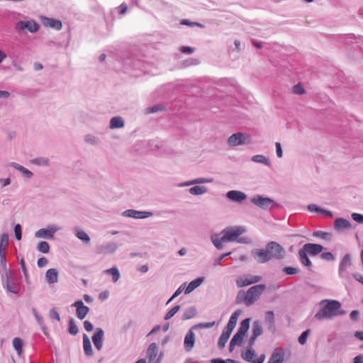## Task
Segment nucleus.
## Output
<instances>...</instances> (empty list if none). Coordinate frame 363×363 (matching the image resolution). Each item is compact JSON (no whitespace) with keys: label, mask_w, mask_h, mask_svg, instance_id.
Returning <instances> with one entry per match:
<instances>
[{"label":"nucleus","mask_w":363,"mask_h":363,"mask_svg":"<svg viewBox=\"0 0 363 363\" xmlns=\"http://www.w3.org/2000/svg\"><path fill=\"white\" fill-rule=\"evenodd\" d=\"M320 309L315 314L314 318L318 320H330L333 318L344 315L341 309V303L336 300L324 299L319 303Z\"/></svg>","instance_id":"1"},{"label":"nucleus","mask_w":363,"mask_h":363,"mask_svg":"<svg viewBox=\"0 0 363 363\" xmlns=\"http://www.w3.org/2000/svg\"><path fill=\"white\" fill-rule=\"evenodd\" d=\"M245 231V229L242 226H235L230 227L224 229L221 232L222 236L218 238L216 235L212 236V242L217 249H221L223 247L222 242H233L238 240V242L240 243H249L250 240L247 238H239Z\"/></svg>","instance_id":"2"},{"label":"nucleus","mask_w":363,"mask_h":363,"mask_svg":"<svg viewBox=\"0 0 363 363\" xmlns=\"http://www.w3.org/2000/svg\"><path fill=\"white\" fill-rule=\"evenodd\" d=\"M266 289L265 285L258 284L250 287L247 291L240 290L237 295L236 302L245 303L247 306L252 305Z\"/></svg>","instance_id":"3"},{"label":"nucleus","mask_w":363,"mask_h":363,"mask_svg":"<svg viewBox=\"0 0 363 363\" xmlns=\"http://www.w3.org/2000/svg\"><path fill=\"white\" fill-rule=\"evenodd\" d=\"M2 284L8 292L15 294L20 292V285L13 272L7 273L2 277Z\"/></svg>","instance_id":"4"},{"label":"nucleus","mask_w":363,"mask_h":363,"mask_svg":"<svg viewBox=\"0 0 363 363\" xmlns=\"http://www.w3.org/2000/svg\"><path fill=\"white\" fill-rule=\"evenodd\" d=\"M265 249L270 260L273 259H281L284 257L285 250L284 247L277 242H269L267 244Z\"/></svg>","instance_id":"5"},{"label":"nucleus","mask_w":363,"mask_h":363,"mask_svg":"<svg viewBox=\"0 0 363 363\" xmlns=\"http://www.w3.org/2000/svg\"><path fill=\"white\" fill-rule=\"evenodd\" d=\"M199 328H204V323H200L193 325L187 332L184 340V346L186 352H189L193 349L195 342V334L194 330H196Z\"/></svg>","instance_id":"6"},{"label":"nucleus","mask_w":363,"mask_h":363,"mask_svg":"<svg viewBox=\"0 0 363 363\" xmlns=\"http://www.w3.org/2000/svg\"><path fill=\"white\" fill-rule=\"evenodd\" d=\"M250 201L257 207L264 210H270L277 205L273 199L261 195L255 196L251 199Z\"/></svg>","instance_id":"7"},{"label":"nucleus","mask_w":363,"mask_h":363,"mask_svg":"<svg viewBox=\"0 0 363 363\" xmlns=\"http://www.w3.org/2000/svg\"><path fill=\"white\" fill-rule=\"evenodd\" d=\"M251 143V137L249 135L238 132L228 138V143L230 146H238L247 145Z\"/></svg>","instance_id":"8"},{"label":"nucleus","mask_w":363,"mask_h":363,"mask_svg":"<svg viewBox=\"0 0 363 363\" xmlns=\"http://www.w3.org/2000/svg\"><path fill=\"white\" fill-rule=\"evenodd\" d=\"M60 230V228L52 225H48L47 228H40L35 232V236L36 238H45V239H53L54 234Z\"/></svg>","instance_id":"9"},{"label":"nucleus","mask_w":363,"mask_h":363,"mask_svg":"<svg viewBox=\"0 0 363 363\" xmlns=\"http://www.w3.org/2000/svg\"><path fill=\"white\" fill-rule=\"evenodd\" d=\"M40 28V25L34 20L30 21H20L16 24V29L21 30L27 29L30 33H36Z\"/></svg>","instance_id":"10"},{"label":"nucleus","mask_w":363,"mask_h":363,"mask_svg":"<svg viewBox=\"0 0 363 363\" xmlns=\"http://www.w3.org/2000/svg\"><path fill=\"white\" fill-rule=\"evenodd\" d=\"M72 307L76 308L77 317L83 320L89 312V308L85 306L82 300H77L72 304Z\"/></svg>","instance_id":"11"},{"label":"nucleus","mask_w":363,"mask_h":363,"mask_svg":"<svg viewBox=\"0 0 363 363\" xmlns=\"http://www.w3.org/2000/svg\"><path fill=\"white\" fill-rule=\"evenodd\" d=\"M122 215L125 217L133 218H146L153 216V213L150 211H138L133 209H128L122 213Z\"/></svg>","instance_id":"12"},{"label":"nucleus","mask_w":363,"mask_h":363,"mask_svg":"<svg viewBox=\"0 0 363 363\" xmlns=\"http://www.w3.org/2000/svg\"><path fill=\"white\" fill-rule=\"evenodd\" d=\"M352 265L351 257L349 254L345 255L340 261L338 274L342 278H347V268Z\"/></svg>","instance_id":"13"},{"label":"nucleus","mask_w":363,"mask_h":363,"mask_svg":"<svg viewBox=\"0 0 363 363\" xmlns=\"http://www.w3.org/2000/svg\"><path fill=\"white\" fill-rule=\"evenodd\" d=\"M225 196L230 201L238 203H242L247 199V195L244 192L237 190L229 191Z\"/></svg>","instance_id":"14"},{"label":"nucleus","mask_w":363,"mask_h":363,"mask_svg":"<svg viewBox=\"0 0 363 363\" xmlns=\"http://www.w3.org/2000/svg\"><path fill=\"white\" fill-rule=\"evenodd\" d=\"M301 249L311 256H316L322 252L323 247L320 244L306 243Z\"/></svg>","instance_id":"15"},{"label":"nucleus","mask_w":363,"mask_h":363,"mask_svg":"<svg viewBox=\"0 0 363 363\" xmlns=\"http://www.w3.org/2000/svg\"><path fill=\"white\" fill-rule=\"evenodd\" d=\"M104 335V330L100 328H97L96 329V332L92 336V341L95 346V347L97 349V350H101L103 347V338Z\"/></svg>","instance_id":"16"},{"label":"nucleus","mask_w":363,"mask_h":363,"mask_svg":"<svg viewBox=\"0 0 363 363\" xmlns=\"http://www.w3.org/2000/svg\"><path fill=\"white\" fill-rule=\"evenodd\" d=\"M252 254L259 263H266L270 260L266 249H255L252 251Z\"/></svg>","instance_id":"17"},{"label":"nucleus","mask_w":363,"mask_h":363,"mask_svg":"<svg viewBox=\"0 0 363 363\" xmlns=\"http://www.w3.org/2000/svg\"><path fill=\"white\" fill-rule=\"evenodd\" d=\"M118 248V245L115 242H109L100 245L96 249L97 254L113 253Z\"/></svg>","instance_id":"18"},{"label":"nucleus","mask_w":363,"mask_h":363,"mask_svg":"<svg viewBox=\"0 0 363 363\" xmlns=\"http://www.w3.org/2000/svg\"><path fill=\"white\" fill-rule=\"evenodd\" d=\"M334 228L337 231L350 229L352 225L349 220L343 218H337L334 222Z\"/></svg>","instance_id":"19"},{"label":"nucleus","mask_w":363,"mask_h":363,"mask_svg":"<svg viewBox=\"0 0 363 363\" xmlns=\"http://www.w3.org/2000/svg\"><path fill=\"white\" fill-rule=\"evenodd\" d=\"M240 313L239 311H236L231 315V316L228 320V323L223 330L228 332L230 333H232V331L236 326Z\"/></svg>","instance_id":"20"},{"label":"nucleus","mask_w":363,"mask_h":363,"mask_svg":"<svg viewBox=\"0 0 363 363\" xmlns=\"http://www.w3.org/2000/svg\"><path fill=\"white\" fill-rule=\"evenodd\" d=\"M43 23L45 26H49L57 30H60L62 28V23L61 21L55 18L45 17Z\"/></svg>","instance_id":"21"},{"label":"nucleus","mask_w":363,"mask_h":363,"mask_svg":"<svg viewBox=\"0 0 363 363\" xmlns=\"http://www.w3.org/2000/svg\"><path fill=\"white\" fill-rule=\"evenodd\" d=\"M284 353L282 349L277 348L273 352L269 361L271 363H283Z\"/></svg>","instance_id":"22"},{"label":"nucleus","mask_w":363,"mask_h":363,"mask_svg":"<svg viewBox=\"0 0 363 363\" xmlns=\"http://www.w3.org/2000/svg\"><path fill=\"white\" fill-rule=\"evenodd\" d=\"M204 281V277H200L197 279L191 281L187 287L184 289V294H189L193 291L195 289L199 286Z\"/></svg>","instance_id":"23"},{"label":"nucleus","mask_w":363,"mask_h":363,"mask_svg":"<svg viewBox=\"0 0 363 363\" xmlns=\"http://www.w3.org/2000/svg\"><path fill=\"white\" fill-rule=\"evenodd\" d=\"M45 279L50 284L57 283L58 281V271L56 269H49L46 272Z\"/></svg>","instance_id":"24"},{"label":"nucleus","mask_w":363,"mask_h":363,"mask_svg":"<svg viewBox=\"0 0 363 363\" xmlns=\"http://www.w3.org/2000/svg\"><path fill=\"white\" fill-rule=\"evenodd\" d=\"M265 320L269 324L268 329L274 333L276 330L274 314L272 311H267L265 313Z\"/></svg>","instance_id":"25"},{"label":"nucleus","mask_w":363,"mask_h":363,"mask_svg":"<svg viewBox=\"0 0 363 363\" xmlns=\"http://www.w3.org/2000/svg\"><path fill=\"white\" fill-rule=\"evenodd\" d=\"M307 208L310 212L321 213L328 217H333V216L331 211L322 208L313 203L308 205Z\"/></svg>","instance_id":"26"},{"label":"nucleus","mask_w":363,"mask_h":363,"mask_svg":"<svg viewBox=\"0 0 363 363\" xmlns=\"http://www.w3.org/2000/svg\"><path fill=\"white\" fill-rule=\"evenodd\" d=\"M10 165L14 167L16 170L21 172L23 177L27 179H30L33 176L32 172L18 163L11 162Z\"/></svg>","instance_id":"27"},{"label":"nucleus","mask_w":363,"mask_h":363,"mask_svg":"<svg viewBox=\"0 0 363 363\" xmlns=\"http://www.w3.org/2000/svg\"><path fill=\"white\" fill-rule=\"evenodd\" d=\"M158 351L157 345L155 342L151 343L147 350V356L149 359V362H152L157 357Z\"/></svg>","instance_id":"28"},{"label":"nucleus","mask_w":363,"mask_h":363,"mask_svg":"<svg viewBox=\"0 0 363 363\" xmlns=\"http://www.w3.org/2000/svg\"><path fill=\"white\" fill-rule=\"evenodd\" d=\"M83 347L84 351L86 356L91 357L93 355V350L91 347V342L86 334L83 335Z\"/></svg>","instance_id":"29"},{"label":"nucleus","mask_w":363,"mask_h":363,"mask_svg":"<svg viewBox=\"0 0 363 363\" xmlns=\"http://www.w3.org/2000/svg\"><path fill=\"white\" fill-rule=\"evenodd\" d=\"M251 160L255 163L263 164L268 167H271L272 165L270 160L263 155H254L252 157Z\"/></svg>","instance_id":"30"},{"label":"nucleus","mask_w":363,"mask_h":363,"mask_svg":"<svg viewBox=\"0 0 363 363\" xmlns=\"http://www.w3.org/2000/svg\"><path fill=\"white\" fill-rule=\"evenodd\" d=\"M308 254H307L302 249L298 250V258L301 263L307 267H311L312 266V262L308 258Z\"/></svg>","instance_id":"31"},{"label":"nucleus","mask_w":363,"mask_h":363,"mask_svg":"<svg viewBox=\"0 0 363 363\" xmlns=\"http://www.w3.org/2000/svg\"><path fill=\"white\" fill-rule=\"evenodd\" d=\"M74 235L76 237L81 240L84 244H89L90 242L89 236L82 230L79 228H74Z\"/></svg>","instance_id":"32"},{"label":"nucleus","mask_w":363,"mask_h":363,"mask_svg":"<svg viewBox=\"0 0 363 363\" xmlns=\"http://www.w3.org/2000/svg\"><path fill=\"white\" fill-rule=\"evenodd\" d=\"M124 126V121L121 116L113 117L110 121V128H120Z\"/></svg>","instance_id":"33"},{"label":"nucleus","mask_w":363,"mask_h":363,"mask_svg":"<svg viewBox=\"0 0 363 363\" xmlns=\"http://www.w3.org/2000/svg\"><path fill=\"white\" fill-rule=\"evenodd\" d=\"M197 314L196 308L194 306L186 308L182 316V320H186L195 317Z\"/></svg>","instance_id":"34"},{"label":"nucleus","mask_w":363,"mask_h":363,"mask_svg":"<svg viewBox=\"0 0 363 363\" xmlns=\"http://www.w3.org/2000/svg\"><path fill=\"white\" fill-rule=\"evenodd\" d=\"M249 328H250V319L246 318L241 322L237 333H238L239 335L244 337L246 333L247 332Z\"/></svg>","instance_id":"35"},{"label":"nucleus","mask_w":363,"mask_h":363,"mask_svg":"<svg viewBox=\"0 0 363 363\" xmlns=\"http://www.w3.org/2000/svg\"><path fill=\"white\" fill-rule=\"evenodd\" d=\"M243 337V336L239 335L237 333L235 334V335L233 337L230 342L229 350L230 352H232L234 350L235 345L241 344Z\"/></svg>","instance_id":"36"},{"label":"nucleus","mask_w":363,"mask_h":363,"mask_svg":"<svg viewBox=\"0 0 363 363\" xmlns=\"http://www.w3.org/2000/svg\"><path fill=\"white\" fill-rule=\"evenodd\" d=\"M242 357L247 362H253L255 357V351L252 347H249L245 352H242Z\"/></svg>","instance_id":"37"},{"label":"nucleus","mask_w":363,"mask_h":363,"mask_svg":"<svg viewBox=\"0 0 363 363\" xmlns=\"http://www.w3.org/2000/svg\"><path fill=\"white\" fill-rule=\"evenodd\" d=\"M30 163L38 166L48 167L50 165V160L47 157H37L31 160Z\"/></svg>","instance_id":"38"},{"label":"nucleus","mask_w":363,"mask_h":363,"mask_svg":"<svg viewBox=\"0 0 363 363\" xmlns=\"http://www.w3.org/2000/svg\"><path fill=\"white\" fill-rule=\"evenodd\" d=\"M68 333L72 335H76L79 333L78 327L74 318H70L68 323Z\"/></svg>","instance_id":"39"},{"label":"nucleus","mask_w":363,"mask_h":363,"mask_svg":"<svg viewBox=\"0 0 363 363\" xmlns=\"http://www.w3.org/2000/svg\"><path fill=\"white\" fill-rule=\"evenodd\" d=\"M313 235L327 241H330L332 239V235L330 233L322 230L314 231Z\"/></svg>","instance_id":"40"},{"label":"nucleus","mask_w":363,"mask_h":363,"mask_svg":"<svg viewBox=\"0 0 363 363\" xmlns=\"http://www.w3.org/2000/svg\"><path fill=\"white\" fill-rule=\"evenodd\" d=\"M231 333L226 332L225 330L223 331L218 342V345L220 348H223L225 347L226 342H228Z\"/></svg>","instance_id":"41"},{"label":"nucleus","mask_w":363,"mask_h":363,"mask_svg":"<svg viewBox=\"0 0 363 363\" xmlns=\"http://www.w3.org/2000/svg\"><path fill=\"white\" fill-rule=\"evenodd\" d=\"M13 345L18 355H21L23 351V342L20 337H15L13 340Z\"/></svg>","instance_id":"42"},{"label":"nucleus","mask_w":363,"mask_h":363,"mask_svg":"<svg viewBox=\"0 0 363 363\" xmlns=\"http://www.w3.org/2000/svg\"><path fill=\"white\" fill-rule=\"evenodd\" d=\"M105 273L112 276V280L113 282H116L120 278V272L116 267H112L105 270Z\"/></svg>","instance_id":"43"},{"label":"nucleus","mask_w":363,"mask_h":363,"mask_svg":"<svg viewBox=\"0 0 363 363\" xmlns=\"http://www.w3.org/2000/svg\"><path fill=\"white\" fill-rule=\"evenodd\" d=\"M262 333V327L259 321H255L252 324V335L258 337Z\"/></svg>","instance_id":"44"},{"label":"nucleus","mask_w":363,"mask_h":363,"mask_svg":"<svg viewBox=\"0 0 363 363\" xmlns=\"http://www.w3.org/2000/svg\"><path fill=\"white\" fill-rule=\"evenodd\" d=\"M37 250L43 253H48L50 252V245L46 241H41L38 243Z\"/></svg>","instance_id":"45"},{"label":"nucleus","mask_w":363,"mask_h":363,"mask_svg":"<svg viewBox=\"0 0 363 363\" xmlns=\"http://www.w3.org/2000/svg\"><path fill=\"white\" fill-rule=\"evenodd\" d=\"M180 309V306L177 305L170 309L165 315L164 320H169L172 318Z\"/></svg>","instance_id":"46"},{"label":"nucleus","mask_w":363,"mask_h":363,"mask_svg":"<svg viewBox=\"0 0 363 363\" xmlns=\"http://www.w3.org/2000/svg\"><path fill=\"white\" fill-rule=\"evenodd\" d=\"M236 284L238 287H244L250 285V284H248V281L245 277V275L240 276L237 278Z\"/></svg>","instance_id":"47"},{"label":"nucleus","mask_w":363,"mask_h":363,"mask_svg":"<svg viewBox=\"0 0 363 363\" xmlns=\"http://www.w3.org/2000/svg\"><path fill=\"white\" fill-rule=\"evenodd\" d=\"M166 109L164 105H155L147 108L146 112L148 113H156L157 111H164Z\"/></svg>","instance_id":"48"},{"label":"nucleus","mask_w":363,"mask_h":363,"mask_svg":"<svg viewBox=\"0 0 363 363\" xmlns=\"http://www.w3.org/2000/svg\"><path fill=\"white\" fill-rule=\"evenodd\" d=\"M190 194L193 195H200L204 193V187L199 186H194L189 189Z\"/></svg>","instance_id":"49"},{"label":"nucleus","mask_w":363,"mask_h":363,"mask_svg":"<svg viewBox=\"0 0 363 363\" xmlns=\"http://www.w3.org/2000/svg\"><path fill=\"white\" fill-rule=\"evenodd\" d=\"M310 333H311V330H306L303 331V332L301 334V335L298 337V342H299L301 345H305V344L306 343L307 338H308V335H309Z\"/></svg>","instance_id":"50"},{"label":"nucleus","mask_w":363,"mask_h":363,"mask_svg":"<svg viewBox=\"0 0 363 363\" xmlns=\"http://www.w3.org/2000/svg\"><path fill=\"white\" fill-rule=\"evenodd\" d=\"M248 281V284H252L259 282L262 279V277L257 275L246 274L245 275Z\"/></svg>","instance_id":"51"},{"label":"nucleus","mask_w":363,"mask_h":363,"mask_svg":"<svg viewBox=\"0 0 363 363\" xmlns=\"http://www.w3.org/2000/svg\"><path fill=\"white\" fill-rule=\"evenodd\" d=\"M9 245V234L3 233L0 238V247H5Z\"/></svg>","instance_id":"52"},{"label":"nucleus","mask_w":363,"mask_h":363,"mask_svg":"<svg viewBox=\"0 0 363 363\" xmlns=\"http://www.w3.org/2000/svg\"><path fill=\"white\" fill-rule=\"evenodd\" d=\"M182 25L187 26H199L200 28H203V25L197 22H192L187 19H183L181 21Z\"/></svg>","instance_id":"53"},{"label":"nucleus","mask_w":363,"mask_h":363,"mask_svg":"<svg viewBox=\"0 0 363 363\" xmlns=\"http://www.w3.org/2000/svg\"><path fill=\"white\" fill-rule=\"evenodd\" d=\"M203 182H204V178H199L197 179L181 183L178 186H189V185L194 184H199V183H203Z\"/></svg>","instance_id":"54"},{"label":"nucleus","mask_w":363,"mask_h":363,"mask_svg":"<svg viewBox=\"0 0 363 363\" xmlns=\"http://www.w3.org/2000/svg\"><path fill=\"white\" fill-rule=\"evenodd\" d=\"M14 233L16 240H21L22 238V228L20 224H16L14 226Z\"/></svg>","instance_id":"55"},{"label":"nucleus","mask_w":363,"mask_h":363,"mask_svg":"<svg viewBox=\"0 0 363 363\" xmlns=\"http://www.w3.org/2000/svg\"><path fill=\"white\" fill-rule=\"evenodd\" d=\"M283 272L289 275H294L298 272V269L293 267H285Z\"/></svg>","instance_id":"56"},{"label":"nucleus","mask_w":363,"mask_h":363,"mask_svg":"<svg viewBox=\"0 0 363 363\" xmlns=\"http://www.w3.org/2000/svg\"><path fill=\"white\" fill-rule=\"evenodd\" d=\"M199 63V61L194 58H190L183 62V66L187 67L191 65H196Z\"/></svg>","instance_id":"57"},{"label":"nucleus","mask_w":363,"mask_h":363,"mask_svg":"<svg viewBox=\"0 0 363 363\" xmlns=\"http://www.w3.org/2000/svg\"><path fill=\"white\" fill-rule=\"evenodd\" d=\"M0 264H1L2 271L4 274L12 272V271L9 270L7 268V262H6V257L0 258Z\"/></svg>","instance_id":"58"},{"label":"nucleus","mask_w":363,"mask_h":363,"mask_svg":"<svg viewBox=\"0 0 363 363\" xmlns=\"http://www.w3.org/2000/svg\"><path fill=\"white\" fill-rule=\"evenodd\" d=\"M85 141L91 145H96L99 142L98 138L93 135H87L85 137Z\"/></svg>","instance_id":"59"},{"label":"nucleus","mask_w":363,"mask_h":363,"mask_svg":"<svg viewBox=\"0 0 363 363\" xmlns=\"http://www.w3.org/2000/svg\"><path fill=\"white\" fill-rule=\"evenodd\" d=\"M320 257L323 259L327 260V261H334L335 257L331 252H323L320 255Z\"/></svg>","instance_id":"60"},{"label":"nucleus","mask_w":363,"mask_h":363,"mask_svg":"<svg viewBox=\"0 0 363 363\" xmlns=\"http://www.w3.org/2000/svg\"><path fill=\"white\" fill-rule=\"evenodd\" d=\"M49 317L51 319H56L58 321L60 320V316L57 311L55 308H52L49 312Z\"/></svg>","instance_id":"61"},{"label":"nucleus","mask_w":363,"mask_h":363,"mask_svg":"<svg viewBox=\"0 0 363 363\" xmlns=\"http://www.w3.org/2000/svg\"><path fill=\"white\" fill-rule=\"evenodd\" d=\"M352 219L358 223H363V215L357 213H353L351 215Z\"/></svg>","instance_id":"62"},{"label":"nucleus","mask_w":363,"mask_h":363,"mask_svg":"<svg viewBox=\"0 0 363 363\" xmlns=\"http://www.w3.org/2000/svg\"><path fill=\"white\" fill-rule=\"evenodd\" d=\"M179 50L184 54H191L194 51V48L192 47H188V46H181L179 48Z\"/></svg>","instance_id":"63"},{"label":"nucleus","mask_w":363,"mask_h":363,"mask_svg":"<svg viewBox=\"0 0 363 363\" xmlns=\"http://www.w3.org/2000/svg\"><path fill=\"white\" fill-rule=\"evenodd\" d=\"M293 92L296 94H303L304 89L300 84H298L293 87Z\"/></svg>","instance_id":"64"}]
</instances>
